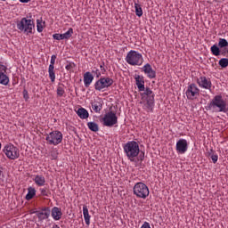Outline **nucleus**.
<instances>
[{
    "instance_id": "1",
    "label": "nucleus",
    "mask_w": 228,
    "mask_h": 228,
    "mask_svg": "<svg viewBox=\"0 0 228 228\" xmlns=\"http://www.w3.org/2000/svg\"><path fill=\"white\" fill-rule=\"evenodd\" d=\"M134 79L139 92H142L141 93V97L143 101H145V107L147 108L148 111H154V93L149 87L145 88V80L143 79V77L135 75Z\"/></svg>"
},
{
    "instance_id": "2",
    "label": "nucleus",
    "mask_w": 228,
    "mask_h": 228,
    "mask_svg": "<svg viewBox=\"0 0 228 228\" xmlns=\"http://www.w3.org/2000/svg\"><path fill=\"white\" fill-rule=\"evenodd\" d=\"M123 149L129 161L136 163V158H138V154H140V145L136 141H130L126 142Z\"/></svg>"
},
{
    "instance_id": "3",
    "label": "nucleus",
    "mask_w": 228,
    "mask_h": 228,
    "mask_svg": "<svg viewBox=\"0 0 228 228\" xmlns=\"http://www.w3.org/2000/svg\"><path fill=\"white\" fill-rule=\"evenodd\" d=\"M208 110H213L214 111H218L219 113H227L228 105L227 102L224 100L222 95H216L212 101L208 105Z\"/></svg>"
},
{
    "instance_id": "4",
    "label": "nucleus",
    "mask_w": 228,
    "mask_h": 228,
    "mask_svg": "<svg viewBox=\"0 0 228 228\" xmlns=\"http://www.w3.org/2000/svg\"><path fill=\"white\" fill-rule=\"evenodd\" d=\"M126 61L128 65H142L143 57L138 52L131 50L126 57Z\"/></svg>"
},
{
    "instance_id": "5",
    "label": "nucleus",
    "mask_w": 228,
    "mask_h": 228,
    "mask_svg": "<svg viewBox=\"0 0 228 228\" xmlns=\"http://www.w3.org/2000/svg\"><path fill=\"white\" fill-rule=\"evenodd\" d=\"M149 193V187L142 182L135 183L134 186V195L138 199H145Z\"/></svg>"
},
{
    "instance_id": "6",
    "label": "nucleus",
    "mask_w": 228,
    "mask_h": 228,
    "mask_svg": "<svg viewBox=\"0 0 228 228\" xmlns=\"http://www.w3.org/2000/svg\"><path fill=\"white\" fill-rule=\"evenodd\" d=\"M45 140L49 145H60L63 141V134L60 131H53L46 135Z\"/></svg>"
},
{
    "instance_id": "7",
    "label": "nucleus",
    "mask_w": 228,
    "mask_h": 228,
    "mask_svg": "<svg viewBox=\"0 0 228 228\" xmlns=\"http://www.w3.org/2000/svg\"><path fill=\"white\" fill-rule=\"evenodd\" d=\"M17 28L20 31H25V33H33V28H35V22L31 20L22 18L20 22L17 23Z\"/></svg>"
},
{
    "instance_id": "8",
    "label": "nucleus",
    "mask_w": 228,
    "mask_h": 228,
    "mask_svg": "<svg viewBox=\"0 0 228 228\" xmlns=\"http://www.w3.org/2000/svg\"><path fill=\"white\" fill-rule=\"evenodd\" d=\"M4 152L9 159L12 160L19 159V156H20L19 148L15 147L13 144L5 145L4 148Z\"/></svg>"
},
{
    "instance_id": "9",
    "label": "nucleus",
    "mask_w": 228,
    "mask_h": 228,
    "mask_svg": "<svg viewBox=\"0 0 228 228\" xmlns=\"http://www.w3.org/2000/svg\"><path fill=\"white\" fill-rule=\"evenodd\" d=\"M102 120L103 126L107 127H113L116 124H118V118L117 117V113L113 112V110L107 112Z\"/></svg>"
},
{
    "instance_id": "10",
    "label": "nucleus",
    "mask_w": 228,
    "mask_h": 228,
    "mask_svg": "<svg viewBox=\"0 0 228 228\" xmlns=\"http://www.w3.org/2000/svg\"><path fill=\"white\" fill-rule=\"evenodd\" d=\"M226 47H228L227 39L219 38L218 45H213L210 47V51L213 56H220V54H222V51L220 49H225Z\"/></svg>"
},
{
    "instance_id": "11",
    "label": "nucleus",
    "mask_w": 228,
    "mask_h": 228,
    "mask_svg": "<svg viewBox=\"0 0 228 228\" xmlns=\"http://www.w3.org/2000/svg\"><path fill=\"white\" fill-rule=\"evenodd\" d=\"M113 85V79L110 77H102L98 79L94 84V89L98 92L104 90V88H110Z\"/></svg>"
},
{
    "instance_id": "12",
    "label": "nucleus",
    "mask_w": 228,
    "mask_h": 228,
    "mask_svg": "<svg viewBox=\"0 0 228 228\" xmlns=\"http://www.w3.org/2000/svg\"><path fill=\"white\" fill-rule=\"evenodd\" d=\"M185 95L189 101H193V99H197L200 95V89L197 87V85L191 84L187 87Z\"/></svg>"
},
{
    "instance_id": "13",
    "label": "nucleus",
    "mask_w": 228,
    "mask_h": 228,
    "mask_svg": "<svg viewBox=\"0 0 228 228\" xmlns=\"http://www.w3.org/2000/svg\"><path fill=\"white\" fill-rule=\"evenodd\" d=\"M54 63H56V55H52L48 68V74L52 83H54L56 80V75L54 73Z\"/></svg>"
},
{
    "instance_id": "14",
    "label": "nucleus",
    "mask_w": 228,
    "mask_h": 228,
    "mask_svg": "<svg viewBox=\"0 0 228 228\" xmlns=\"http://www.w3.org/2000/svg\"><path fill=\"white\" fill-rule=\"evenodd\" d=\"M188 151V141L180 139L176 142V151L178 154H184Z\"/></svg>"
},
{
    "instance_id": "15",
    "label": "nucleus",
    "mask_w": 228,
    "mask_h": 228,
    "mask_svg": "<svg viewBox=\"0 0 228 228\" xmlns=\"http://www.w3.org/2000/svg\"><path fill=\"white\" fill-rule=\"evenodd\" d=\"M197 83L201 88H205V90H211V80L208 79L206 77H200L197 79Z\"/></svg>"
},
{
    "instance_id": "16",
    "label": "nucleus",
    "mask_w": 228,
    "mask_h": 228,
    "mask_svg": "<svg viewBox=\"0 0 228 228\" xmlns=\"http://www.w3.org/2000/svg\"><path fill=\"white\" fill-rule=\"evenodd\" d=\"M36 214L39 220H47V218L51 216V208L49 207H45L42 211H36Z\"/></svg>"
},
{
    "instance_id": "17",
    "label": "nucleus",
    "mask_w": 228,
    "mask_h": 228,
    "mask_svg": "<svg viewBox=\"0 0 228 228\" xmlns=\"http://www.w3.org/2000/svg\"><path fill=\"white\" fill-rule=\"evenodd\" d=\"M142 70L144 74H147L150 79H154V77H156V72L154 71V69H152V66H151V64L147 63L146 65H144L142 67Z\"/></svg>"
},
{
    "instance_id": "18",
    "label": "nucleus",
    "mask_w": 228,
    "mask_h": 228,
    "mask_svg": "<svg viewBox=\"0 0 228 228\" xmlns=\"http://www.w3.org/2000/svg\"><path fill=\"white\" fill-rule=\"evenodd\" d=\"M92 81H94V75L90 71L86 72L84 74V85L86 88H88L92 85Z\"/></svg>"
},
{
    "instance_id": "19",
    "label": "nucleus",
    "mask_w": 228,
    "mask_h": 228,
    "mask_svg": "<svg viewBox=\"0 0 228 228\" xmlns=\"http://www.w3.org/2000/svg\"><path fill=\"white\" fill-rule=\"evenodd\" d=\"M62 215L63 213H61V208L58 207H54L52 208V217L53 218V220H61Z\"/></svg>"
},
{
    "instance_id": "20",
    "label": "nucleus",
    "mask_w": 228,
    "mask_h": 228,
    "mask_svg": "<svg viewBox=\"0 0 228 228\" xmlns=\"http://www.w3.org/2000/svg\"><path fill=\"white\" fill-rule=\"evenodd\" d=\"M77 115H78L79 118H82L83 120H85L90 117L88 110H86V109H85V108H79L77 110Z\"/></svg>"
},
{
    "instance_id": "21",
    "label": "nucleus",
    "mask_w": 228,
    "mask_h": 228,
    "mask_svg": "<svg viewBox=\"0 0 228 228\" xmlns=\"http://www.w3.org/2000/svg\"><path fill=\"white\" fill-rule=\"evenodd\" d=\"M92 108L95 113H99L101 110H102V102L101 99L99 100H94V102H92Z\"/></svg>"
},
{
    "instance_id": "22",
    "label": "nucleus",
    "mask_w": 228,
    "mask_h": 228,
    "mask_svg": "<svg viewBox=\"0 0 228 228\" xmlns=\"http://www.w3.org/2000/svg\"><path fill=\"white\" fill-rule=\"evenodd\" d=\"M35 195H37V189H35V187H28V193H27L25 199H26V200H31V199H33V197H35Z\"/></svg>"
},
{
    "instance_id": "23",
    "label": "nucleus",
    "mask_w": 228,
    "mask_h": 228,
    "mask_svg": "<svg viewBox=\"0 0 228 228\" xmlns=\"http://www.w3.org/2000/svg\"><path fill=\"white\" fill-rule=\"evenodd\" d=\"M83 215H84V219L86 224V225H90V214L88 213V207L86 205L83 206Z\"/></svg>"
},
{
    "instance_id": "24",
    "label": "nucleus",
    "mask_w": 228,
    "mask_h": 228,
    "mask_svg": "<svg viewBox=\"0 0 228 228\" xmlns=\"http://www.w3.org/2000/svg\"><path fill=\"white\" fill-rule=\"evenodd\" d=\"M34 183L37 186H45V177H44V175H36V177L34 178Z\"/></svg>"
},
{
    "instance_id": "25",
    "label": "nucleus",
    "mask_w": 228,
    "mask_h": 228,
    "mask_svg": "<svg viewBox=\"0 0 228 228\" xmlns=\"http://www.w3.org/2000/svg\"><path fill=\"white\" fill-rule=\"evenodd\" d=\"M87 127L90 129V131H93V133H97L99 131V125L95 122H88Z\"/></svg>"
},
{
    "instance_id": "26",
    "label": "nucleus",
    "mask_w": 228,
    "mask_h": 228,
    "mask_svg": "<svg viewBox=\"0 0 228 228\" xmlns=\"http://www.w3.org/2000/svg\"><path fill=\"white\" fill-rule=\"evenodd\" d=\"M0 83L6 86L10 83V78L4 73H0Z\"/></svg>"
},
{
    "instance_id": "27",
    "label": "nucleus",
    "mask_w": 228,
    "mask_h": 228,
    "mask_svg": "<svg viewBox=\"0 0 228 228\" xmlns=\"http://www.w3.org/2000/svg\"><path fill=\"white\" fill-rule=\"evenodd\" d=\"M134 8H135V15L137 17H142L143 15V10L142 9V5L139 4H134Z\"/></svg>"
},
{
    "instance_id": "28",
    "label": "nucleus",
    "mask_w": 228,
    "mask_h": 228,
    "mask_svg": "<svg viewBox=\"0 0 228 228\" xmlns=\"http://www.w3.org/2000/svg\"><path fill=\"white\" fill-rule=\"evenodd\" d=\"M62 35H63L64 40H69V38H70V37L74 35V29L72 28H69V30Z\"/></svg>"
},
{
    "instance_id": "29",
    "label": "nucleus",
    "mask_w": 228,
    "mask_h": 228,
    "mask_svg": "<svg viewBox=\"0 0 228 228\" xmlns=\"http://www.w3.org/2000/svg\"><path fill=\"white\" fill-rule=\"evenodd\" d=\"M219 66H221L222 69H227V67H228V59L227 58H222L219 61Z\"/></svg>"
},
{
    "instance_id": "30",
    "label": "nucleus",
    "mask_w": 228,
    "mask_h": 228,
    "mask_svg": "<svg viewBox=\"0 0 228 228\" xmlns=\"http://www.w3.org/2000/svg\"><path fill=\"white\" fill-rule=\"evenodd\" d=\"M40 192L43 197H49V195L51 194V191L47 187L40 189Z\"/></svg>"
},
{
    "instance_id": "31",
    "label": "nucleus",
    "mask_w": 228,
    "mask_h": 228,
    "mask_svg": "<svg viewBox=\"0 0 228 228\" xmlns=\"http://www.w3.org/2000/svg\"><path fill=\"white\" fill-rule=\"evenodd\" d=\"M65 94V90L61 86L57 87V95L59 97H63V94Z\"/></svg>"
},
{
    "instance_id": "32",
    "label": "nucleus",
    "mask_w": 228,
    "mask_h": 228,
    "mask_svg": "<svg viewBox=\"0 0 228 228\" xmlns=\"http://www.w3.org/2000/svg\"><path fill=\"white\" fill-rule=\"evenodd\" d=\"M37 25L38 33H42L44 31V27L42 26V21L40 20H37Z\"/></svg>"
},
{
    "instance_id": "33",
    "label": "nucleus",
    "mask_w": 228,
    "mask_h": 228,
    "mask_svg": "<svg viewBox=\"0 0 228 228\" xmlns=\"http://www.w3.org/2000/svg\"><path fill=\"white\" fill-rule=\"evenodd\" d=\"M53 37L54 40H65L63 34H53Z\"/></svg>"
},
{
    "instance_id": "34",
    "label": "nucleus",
    "mask_w": 228,
    "mask_h": 228,
    "mask_svg": "<svg viewBox=\"0 0 228 228\" xmlns=\"http://www.w3.org/2000/svg\"><path fill=\"white\" fill-rule=\"evenodd\" d=\"M92 74H94V76H96L97 78L101 77V71L99 70V69H94L92 70Z\"/></svg>"
},
{
    "instance_id": "35",
    "label": "nucleus",
    "mask_w": 228,
    "mask_h": 228,
    "mask_svg": "<svg viewBox=\"0 0 228 228\" xmlns=\"http://www.w3.org/2000/svg\"><path fill=\"white\" fill-rule=\"evenodd\" d=\"M73 67H76V64H74V62H69L67 65H66V70H72V68Z\"/></svg>"
},
{
    "instance_id": "36",
    "label": "nucleus",
    "mask_w": 228,
    "mask_h": 228,
    "mask_svg": "<svg viewBox=\"0 0 228 228\" xmlns=\"http://www.w3.org/2000/svg\"><path fill=\"white\" fill-rule=\"evenodd\" d=\"M8 68H6V66L0 64V74H4V72H6Z\"/></svg>"
},
{
    "instance_id": "37",
    "label": "nucleus",
    "mask_w": 228,
    "mask_h": 228,
    "mask_svg": "<svg viewBox=\"0 0 228 228\" xmlns=\"http://www.w3.org/2000/svg\"><path fill=\"white\" fill-rule=\"evenodd\" d=\"M23 99H25V101H28V99H29V94L26 89L23 90Z\"/></svg>"
},
{
    "instance_id": "38",
    "label": "nucleus",
    "mask_w": 228,
    "mask_h": 228,
    "mask_svg": "<svg viewBox=\"0 0 228 228\" xmlns=\"http://www.w3.org/2000/svg\"><path fill=\"white\" fill-rule=\"evenodd\" d=\"M145 159V152L142 151L139 155L138 161H143Z\"/></svg>"
},
{
    "instance_id": "39",
    "label": "nucleus",
    "mask_w": 228,
    "mask_h": 228,
    "mask_svg": "<svg viewBox=\"0 0 228 228\" xmlns=\"http://www.w3.org/2000/svg\"><path fill=\"white\" fill-rule=\"evenodd\" d=\"M210 158H211L213 163H216V161H218V155H216L215 153Z\"/></svg>"
},
{
    "instance_id": "40",
    "label": "nucleus",
    "mask_w": 228,
    "mask_h": 228,
    "mask_svg": "<svg viewBox=\"0 0 228 228\" xmlns=\"http://www.w3.org/2000/svg\"><path fill=\"white\" fill-rule=\"evenodd\" d=\"M215 151L213 149H210L208 151V158H211L214 154H215Z\"/></svg>"
},
{
    "instance_id": "41",
    "label": "nucleus",
    "mask_w": 228,
    "mask_h": 228,
    "mask_svg": "<svg viewBox=\"0 0 228 228\" xmlns=\"http://www.w3.org/2000/svg\"><path fill=\"white\" fill-rule=\"evenodd\" d=\"M141 228H151V224L148 222H144Z\"/></svg>"
},
{
    "instance_id": "42",
    "label": "nucleus",
    "mask_w": 228,
    "mask_h": 228,
    "mask_svg": "<svg viewBox=\"0 0 228 228\" xmlns=\"http://www.w3.org/2000/svg\"><path fill=\"white\" fill-rule=\"evenodd\" d=\"M51 156H52V159H56V158H58V153L53 151L51 153Z\"/></svg>"
},
{
    "instance_id": "43",
    "label": "nucleus",
    "mask_w": 228,
    "mask_h": 228,
    "mask_svg": "<svg viewBox=\"0 0 228 228\" xmlns=\"http://www.w3.org/2000/svg\"><path fill=\"white\" fill-rule=\"evenodd\" d=\"M101 69L103 70L104 72H106V69H104V63L102 65L100 66Z\"/></svg>"
},
{
    "instance_id": "44",
    "label": "nucleus",
    "mask_w": 228,
    "mask_h": 228,
    "mask_svg": "<svg viewBox=\"0 0 228 228\" xmlns=\"http://www.w3.org/2000/svg\"><path fill=\"white\" fill-rule=\"evenodd\" d=\"M31 0H20V3H29Z\"/></svg>"
},
{
    "instance_id": "45",
    "label": "nucleus",
    "mask_w": 228,
    "mask_h": 228,
    "mask_svg": "<svg viewBox=\"0 0 228 228\" xmlns=\"http://www.w3.org/2000/svg\"><path fill=\"white\" fill-rule=\"evenodd\" d=\"M53 228H60V226H58V224H55Z\"/></svg>"
}]
</instances>
